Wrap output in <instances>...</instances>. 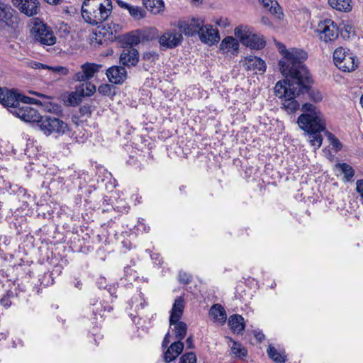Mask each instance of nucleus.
I'll return each mask as SVG.
<instances>
[{"label":"nucleus","mask_w":363,"mask_h":363,"mask_svg":"<svg viewBox=\"0 0 363 363\" xmlns=\"http://www.w3.org/2000/svg\"><path fill=\"white\" fill-rule=\"evenodd\" d=\"M278 46L283 55L279 61V69L286 79L277 82L274 93L281 99L282 108L288 113H294L300 106L296 96L308 91L313 84L312 76L303 64L308 54L299 49L288 50L281 43H278Z\"/></svg>","instance_id":"1"},{"label":"nucleus","mask_w":363,"mask_h":363,"mask_svg":"<svg viewBox=\"0 0 363 363\" xmlns=\"http://www.w3.org/2000/svg\"><path fill=\"white\" fill-rule=\"evenodd\" d=\"M301 110L303 113L298 118V125L308 133L311 145L319 148L323 141L320 132L325 130L323 115L316 106L309 103L303 104Z\"/></svg>","instance_id":"2"},{"label":"nucleus","mask_w":363,"mask_h":363,"mask_svg":"<svg viewBox=\"0 0 363 363\" xmlns=\"http://www.w3.org/2000/svg\"><path fill=\"white\" fill-rule=\"evenodd\" d=\"M112 10L111 0H84L82 16L86 23L95 26L107 20Z\"/></svg>","instance_id":"3"},{"label":"nucleus","mask_w":363,"mask_h":363,"mask_svg":"<svg viewBox=\"0 0 363 363\" xmlns=\"http://www.w3.org/2000/svg\"><path fill=\"white\" fill-rule=\"evenodd\" d=\"M333 61L335 66L345 72H352L358 67L356 55L348 49L337 48L333 52Z\"/></svg>","instance_id":"4"},{"label":"nucleus","mask_w":363,"mask_h":363,"mask_svg":"<svg viewBox=\"0 0 363 363\" xmlns=\"http://www.w3.org/2000/svg\"><path fill=\"white\" fill-rule=\"evenodd\" d=\"M38 126L46 135L52 134L62 135L69 130L65 122L52 116H41Z\"/></svg>","instance_id":"5"},{"label":"nucleus","mask_w":363,"mask_h":363,"mask_svg":"<svg viewBox=\"0 0 363 363\" xmlns=\"http://www.w3.org/2000/svg\"><path fill=\"white\" fill-rule=\"evenodd\" d=\"M235 35L240 43L252 49L260 50L265 45V41L253 34L248 26H240L235 28Z\"/></svg>","instance_id":"6"},{"label":"nucleus","mask_w":363,"mask_h":363,"mask_svg":"<svg viewBox=\"0 0 363 363\" xmlns=\"http://www.w3.org/2000/svg\"><path fill=\"white\" fill-rule=\"evenodd\" d=\"M30 33L35 40L41 45H52L56 43L52 30L41 21L34 23Z\"/></svg>","instance_id":"7"},{"label":"nucleus","mask_w":363,"mask_h":363,"mask_svg":"<svg viewBox=\"0 0 363 363\" xmlns=\"http://www.w3.org/2000/svg\"><path fill=\"white\" fill-rule=\"evenodd\" d=\"M122 27L117 23H107L101 27H98L95 32L96 43L101 45L106 41L116 40L121 33Z\"/></svg>","instance_id":"8"},{"label":"nucleus","mask_w":363,"mask_h":363,"mask_svg":"<svg viewBox=\"0 0 363 363\" xmlns=\"http://www.w3.org/2000/svg\"><path fill=\"white\" fill-rule=\"evenodd\" d=\"M320 39L325 43L335 40L339 35V29L335 22L330 19L320 21L317 27Z\"/></svg>","instance_id":"9"},{"label":"nucleus","mask_w":363,"mask_h":363,"mask_svg":"<svg viewBox=\"0 0 363 363\" xmlns=\"http://www.w3.org/2000/svg\"><path fill=\"white\" fill-rule=\"evenodd\" d=\"M14 11L11 6L0 1V31L6 32L13 29L17 23V18L13 15Z\"/></svg>","instance_id":"10"},{"label":"nucleus","mask_w":363,"mask_h":363,"mask_svg":"<svg viewBox=\"0 0 363 363\" xmlns=\"http://www.w3.org/2000/svg\"><path fill=\"white\" fill-rule=\"evenodd\" d=\"M10 112L22 121L30 123L36 122L37 124L41 116L36 109L29 105H18L17 107H14L13 110H10Z\"/></svg>","instance_id":"11"},{"label":"nucleus","mask_w":363,"mask_h":363,"mask_svg":"<svg viewBox=\"0 0 363 363\" xmlns=\"http://www.w3.org/2000/svg\"><path fill=\"white\" fill-rule=\"evenodd\" d=\"M183 40L180 31L175 29L169 30L159 38V43L165 49H172L179 46Z\"/></svg>","instance_id":"12"},{"label":"nucleus","mask_w":363,"mask_h":363,"mask_svg":"<svg viewBox=\"0 0 363 363\" xmlns=\"http://www.w3.org/2000/svg\"><path fill=\"white\" fill-rule=\"evenodd\" d=\"M102 67L101 65L86 62L81 66V71L74 74L72 77L74 82H86L94 77Z\"/></svg>","instance_id":"13"},{"label":"nucleus","mask_w":363,"mask_h":363,"mask_svg":"<svg viewBox=\"0 0 363 363\" xmlns=\"http://www.w3.org/2000/svg\"><path fill=\"white\" fill-rule=\"evenodd\" d=\"M12 3L22 13L33 16L40 11L38 0H12Z\"/></svg>","instance_id":"14"},{"label":"nucleus","mask_w":363,"mask_h":363,"mask_svg":"<svg viewBox=\"0 0 363 363\" xmlns=\"http://www.w3.org/2000/svg\"><path fill=\"white\" fill-rule=\"evenodd\" d=\"M180 33L183 32L186 35L193 36L195 34L199 35L203 21L199 18H192L189 21H179L178 23Z\"/></svg>","instance_id":"15"},{"label":"nucleus","mask_w":363,"mask_h":363,"mask_svg":"<svg viewBox=\"0 0 363 363\" xmlns=\"http://www.w3.org/2000/svg\"><path fill=\"white\" fill-rule=\"evenodd\" d=\"M199 36L202 43L208 45H214L220 40L218 31L211 25H203Z\"/></svg>","instance_id":"16"},{"label":"nucleus","mask_w":363,"mask_h":363,"mask_svg":"<svg viewBox=\"0 0 363 363\" xmlns=\"http://www.w3.org/2000/svg\"><path fill=\"white\" fill-rule=\"evenodd\" d=\"M245 69L247 71H252L255 73L263 74L266 70V63L261 58L249 55L245 57Z\"/></svg>","instance_id":"17"},{"label":"nucleus","mask_w":363,"mask_h":363,"mask_svg":"<svg viewBox=\"0 0 363 363\" xmlns=\"http://www.w3.org/2000/svg\"><path fill=\"white\" fill-rule=\"evenodd\" d=\"M139 60V53L132 45L124 48L121 55L120 62L126 67L135 66Z\"/></svg>","instance_id":"18"},{"label":"nucleus","mask_w":363,"mask_h":363,"mask_svg":"<svg viewBox=\"0 0 363 363\" xmlns=\"http://www.w3.org/2000/svg\"><path fill=\"white\" fill-rule=\"evenodd\" d=\"M0 103L4 106H7L13 110L14 107L19 105V98L18 94L12 90L0 88Z\"/></svg>","instance_id":"19"},{"label":"nucleus","mask_w":363,"mask_h":363,"mask_svg":"<svg viewBox=\"0 0 363 363\" xmlns=\"http://www.w3.org/2000/svg\"><path fill=\"white\" fill-rule=\"evenodd\" d=\"M106 74L111 83L122 84L127 78L125 69L121 66H112L106 70Z\"/></svg>","instance_id":"20"},{"label":"nucleus","mask_w":363,"mask_h":363,"mask_svg":"<svg viewBox=\"0 0 363 363\" xmlns=\"http://www.w3.org/2000/svg\"><path fill=\"white\" fill-rule=\"evenodd\" d=\"M184 343L178 340L173 342L164 354V360L169 363L175 359L183 351Z\"/></svg>","instance_id":"21"},{"label":"nucleus","mask_w":363,"mask_h":363,"mask_svg":"<svg viewBox=\"0 0 363 363\" xmlns=\"http://www.w3.org/2000/svg\"><path fill=\"white\" fill-rule=\"evenodd\" d=\"M184 308V298L182 296H179L175 299L169 317L170 325H172L174 323L180 319L183 314Z\"/></svg>","instance_id":"22"},{"label":"nucleus","mask_w":363,"mask_h":363,"mask_svg":"<svg viewBox=\"0 0 363 363\" xmlns=\"http://www.w3.org/2000/svg\"><path fill=\"white\" fill-rule=\"evenodd\" d=\"M228 325L233 333L240 334L245 327L244 318L240 315H233L229 318Z\"/></svg>","instance_id":"23"},{"label":"nucleus","mask_w":363,"mask_h":363,"mask_svg":"<svg viewBox=\"0 0 363 363\" xmlns=\"http://www.w3.org/2000/svg\"><path fill=\"white\" fill-rule=\"evenodd\" d=\"M219 48L223 52L234 53L238 51L239 43L235 38L227 36L221 41Z\"/></svg>","instance_id":"24"},{"label":"nucleus","mask_w":363,"mask_h":363,"mask_svg":"<svg viewBox=\"0 0 363 363\" xmlns=\"http://www.w3.org/2000/svg\"><path fill=\"white\" fill-rule=\"evenodd\" d=\"M209 315L214 321L220 323H225L227 318L224 308L220 304H214L211 307Z\"/></svg>","instance_id":"25"},{"label":"nucleus","mask_w":363,"mask_h":363,"mask_svg":"<svg viewBox=\"0 0 363 363\" xmlns=\"http://www.w3.org/2000/svg\"><path fill=\"white\" fill-rule=\"evenodd\" d=\"M32 93L40 96L43 99V101H40L38 99H35L30 98L28 96H25L18 94V97L19 98V104L21 102H22L24 104L23 105H29L30 104H41L42 105L43 103L44 104L50 103L49 101L52 99L50 96L43 94L36 93V92H32Z\"/></svg>","instance_id":"26"},{"label":"nucleus","mask_w":363,"mask_h":363,"mask_svg":"<svg viewBox=\"0 0 363 363\" xmlns=\"http://www.w3.org/2000/svg\"><path fill=\"white\" fill-rule=\"evenodd\" d=\"M146 9L154 14L159 13L164 8L162 0H143Z\"/></svg>","instance_id":"27"},{"label":"nucleus","mask_w":363,"mask_h":363,"mask_svg":"<svg viewBox=\"0 0 363 363\" xmlns=\"http://www.w3.org/2000/svg\"><path fill=\"white\" fill-rule=\"evenodd\" d=\"M351 0H328L329 5L334 9L347 12L352 9Z\"/></svg>","instance_id":"28"},{"label":"nucleus","mask_w":363,"mask_h":363,"mask_svg":"<svg viewBox=\"0 0 363 363\" xmlns=\"http://www.w3.org/2000/svg\"><path fill=\"white\" fill-rule=\"evenodd\" d=\"M259 1L262 3L263 6L268 9L271 13L278 15V18H280L282 12L281 11L280 6L276 0H259Z\"/></svg>","instance_id":"29"},{"label":"nucleus","mask_w":363,"mask_h":363,"mask_svg":"<svg viewBox=\"0 0 363 363\" xmlns=\"http://www.w3.org/2000/svg\"><path fill=\"white\" fill-rule=\"evenodd\" d=\"M267 354L270 359L277 363H284L286 362V356L284 352H279L276 348L269 345L267 350Z\"/></svg>","instance_id":"30"},{"label":"nucleus","mask_w":363,"mask_h":363,"mask_svg":"<svg viewBox=\"0 0 363 363\" xmlns=\"http://www.w3.org/2000/svg\"><path fill=\"white\" fill-rule=\"evenodd\" d=\"M172 325H174V333L175 337L178 340L182 341L183 340L187 333V325L182 321L177 320V322L174 323Z\"/></svg>","instance_id":"31"},{"label":"nucleus","mask_w":363,"mask_h":363,"mask_svg":"<svg viewBox=\"0 0 363 363\" xmlns=\"http://www.w3.org/2000/svg\"><path fill=\"white\" fill-rule=\"evenodd\" d=\"M227 339L230 342H233L230 350L235 357L242 358L246 357L247 351L241 344L236 341H233L230 337H228Z\"/></svg>","instance_id":"32"},{"label":"nucleus","mask_w":363,"mask_h":363,"mask_svg":"<svg viewBox=\"0 0 363 363\" xmlns=\"http://www.w3.org/2000/svg\"><path fill=\"white\" fill-rule=\"evenodd\" d=\"M336 167L344 174V177L347 182L350 181L354 177V171L350 164L346 163H338L336 164Z\"/></svg>","instance_id":"33"},{"label":"nucleus","mask_w":363,"mask_h":363,"mask_svg":"<svg viewBox=\"0 0 363 363\" xmlns=\"http://www.w3.org/2000/svg\"><path fill=\"white\" fill-rule=\"evenodd\" d=\"M129 14L135 20H140L145 17L146 11L142 7L138 6H133L129 8Z\"/></svg>","instance_id":"34"},{"label":"nucleus","mask_w":363,"mask_h":363,"mask_svg":"<svg viewBox=\"0 0 363 363\" xmlns=\"http://www.w3.org/2000/svg\"><path fill=\"white\" fill-rule=\"evenodd\" d=\"M77 91L81 92L84 96H91L95 92L96 86L91 83L82 84L77 87Z\"/></svg>","instance_id":"35"},{"label":"nucleus","mask_w":363,"mask_h":363,"mask_svg":"<svg viewBox=\"0 0 363 363\" xmlns=\"http://www.w3.org/2000/svg\"><path fill=\"white\" fill-rule=\"evenodd\" d=\"M312 84L310 86L308 91H304V93H308L309 98L311 101L315 103H318L322 101L323 96L320 91L315 89H312Z\"/></svg>","instance_id":"36"},{"label":"nucleus","mask_w":363,"mask_h":363,"mask_svg":"<svg viewBox=\"0 0 363 363\" xmlns=\"http://www.w3.org/2000/svg\"><path fill=\"white\" fill-rule=\"evenodd\" d=\"M84 96L81 92H78L77 89L74 92H72L68 98L69 102L72 106L78 105Z\"/></svg>","instance_id":"37"},{"label":"nucleus","mask_w":363,"mask_h":363,"mask_svg":"<svg viewBox=\"0 0 363 363\" xmlns=\"http://www.w3.org/2000/svg\"><path fill=\"white\" fill-rule=\"evenodd\" d=\"M179 363H196V357L195 353L189 352L183 354L179 359Z\"/></svg>","instance_id":"38"},{"label":"nucleus","mask_w":363,"mask_h":363,"mask_svg":"<svg viewBox=\"0 0 363 363\" xmlns=\"http://www.w3.org/2000/svg\"><path fill=\"white\" fill-rule=\"evenodd\" d=\"M178 279L181 284H188L191 281V276L185 272H179Z\"/></svg>","instance_id":"39"},{"label":"nucleus","mask_w":363,"mask_h":363,"mask_svg":"<svg viewBox=\"0 0 363 363\" xmlns=\"http://www.w3.org/2000/svg\"><path fill=\"white\" fill-rule=\"evenodd\" d=\"M48 69L59 75L65 76L69 74V69L62 66L50 67Z\"/></svg>","instance_id":"40"},{"label":"nucleus","mask_w":363,"mask_h":363,"mask_svg":"<svg viewBox=\"0 0 363 363\" xmlns=\"http://www.w3.org/2000/svg\"><path fill=\"white\" fill-rule=\"evenodd\" d=\"M113 86L108 84H103L98 88V91L102 95L109 96L111 94Z\"/></svg>","instance_id":"41"},{"label":"nucleus","mask_w":363,"mask_h":363,"mask_svg":"<svg viewBox=\"0 0 363 363\" xmlns=\"http://www.w3.org/2000/svg\"><path fill=\"white\" fill-rule=\"evenodd\" d=\"M28 66L30 68L35 69H48L50 68V66L42 64L38 62L35 61H30L28 62Z\"/></svg>","instance_id":"42"},{"label":"nucleus","mask_w":363,"mask_h":363,"mask_svg":"<svg viewBox=\"0 0 363 363\" xmlns=\"http://www.w3.org/2000/svg\"><path fill=\"white\" fill-rule=\"evenodd\" d=\"M79 113L82 116H90L91 113V107L89 105H83L79 108Z\"/></svg>","instance_id":"43"},{"label":"nucleus","mask_w":363,"mask_h":363,"mask_svg":"<svg viewBox=\"0 0 363 363\" xmlns=\"http://www.w3.org/2000/svg\"><path fill=\"white\" fill-rule=\"evenodd\" d=\"M1 305L5 308H9L11 305V301L9 296H4L0 300Z\"/></svg>","instance_id":"44"},{"label":"nucleus","mask_w":363,"mask_h":363,"mask_svg":"<svg viewBox=\"0 0 363 363\" xmlns=\"http://www.w3.org/2000/svg\"><path fill=\"white\" fill-rule=\"evenodd\" d=\"M332 145L336 148L337 150H340L342 148V143L340 141L335 137L332 138L331 139Z\"/></svg>","instance_id":"45"},{"label":"nucleus","mask_w":363,"mask_h":363,"mask_svg":"<svg viewBox=\"0 0 363 363\" xmlns=\"http://www.w3.org/2000/svg\"><path fill=\"white\" fill-rule=\"evenodd\" d=\"M261 23L267 26L268 28H273L274 26H273V24L271 22V21L269 20V18L267 16H262V18H261Z\"/></svg>","instance_id":"46"},{"label":"nucleus","mask_w":363,"mask_h":363,"mask_svg":"<svg viewBox=\"0 0 363 363\" xmlns=\"http://www.w3.org/2000/svg\"><path fill=\"white\" fill-rule=\"evenodd\" d=\"M216 23L223 28H226L230 25V23L227 18H220L219 20H218Z\"/></svg>","instance_id":"47"},{"label":"nucleus","mask_w":363,"mask_h":363,"mask_svg":"<svg viewBox=\"0 0 363 363\" xmlns=\"http://www.w3.org/2000/svg\"><path fill=\"white\" fill-rule=\"evenodd\" d=\"M2 184V189L9 190L11 189V184L9 181L4 180L3 178L0 179V186Z\"/></svg>","instance_id":"48"},{"label":"nucleus","mask_w":363,"mask_h":363,"mask_svg":"<svg viewBox=\"0 0 363 363\" xmlns=\"http://www.w3.org/2000/svg\"><path fill=\"white\" fill-rule=\"evenodd\" d=\"M117 4L121 8L127 9L128 11L129 10V8L131 6V5L127 4L121 0H117Z\"/></svg>","instance_id":"49"},{"label":"nucleus","mask_w":363,"mask_h":363,"mask_svg":"<svg viewBox=\"0 0 363 363\" xmlns=\"http://www.w3.org/2000/svg\"><path fill=\"white\" fill-rule=\"evenodd\" d=\"M186 343L187 345V347L189 349L194 348V343H193V337L192 335H190L188 337V338L186 340Z\"/></svg>","instance_id":"50"},{"label":"nucleus","mask_w":363,"mask_h":363,"mask_svg":"<svg viewBox=\"0 0 363 363\" xmlns=\"http://www.w3.org/2000/svg\"><path fill=\"white\" fill-rule=\"evenodd\" d=\"M169 333L166 334L165 337H164V340L162 341V347H165L167 346V345L169 344Z\"/></svg>","instance_id":"51"},{"label":"nucleus","mask_w":363,"mask_h":363,"mask_svg":"<svg viewBox=\"0 0 363 363\" xmlns=\"http://www.w3.org/2000/svg\"><path fill=\"white\" fill-rule=\"evenodd\" d=\"M140 43V39L137 36H133L131 40H130V43L131 44H138Z\"/></svg>","instance_id":"52"},{"label":"nucleus","mask_w":363,"mask_h":363,"mask_svg":"<svg viewBox=\"0 0 363 363\" xmlns=\"http://www.w3.org/2000/svg\"><path fill=\"white\" fill-rule=\"evenodd\" d=\"M47 3L49 4H60L62 0H45Z\"/></svg>","instance_id":"53"},{"label":"nucleus","mask_w":363,"mask_h":363,"mask_svg":"<svg viewBox=\"0 0 363 363\" xmlns=\"http://www.w3.org/2000/svg\"><path fill=\"white\" fill-rule=\"evenodd\" d=\"M360 104H361V106H362V108H363V95H362V96H361V98H360Z\"/></svg>","instance_id":"54"},{"label":"nucleus","mask_w":363,"mask_h":363,"mask_svg":"<svg viewBox=\"0 0 363 363\" xmlns=\"http://www.w3.org/2000/svg\"><path fill=\"white\" fill-rule=\"evenodd\" d=\"M150 55V54H146V55H144V57L145 58V57L148 58Z\"/></svg>","instance_id":"55"},{"label":"nucleus","mask_w":363,"mask_h":363,"mask_svg":"<svg viewBox=\"0 0 363 363\" xmlns=\"http://www.w3.org/2000/svg\"><path fill=\"white\" fill-rule=\"evenodd\" d=\"M184 188H185L184 186H180L179 189H180V191H182V190H184Z\"/></svg>","instance_id":"56"}]
</instances>
